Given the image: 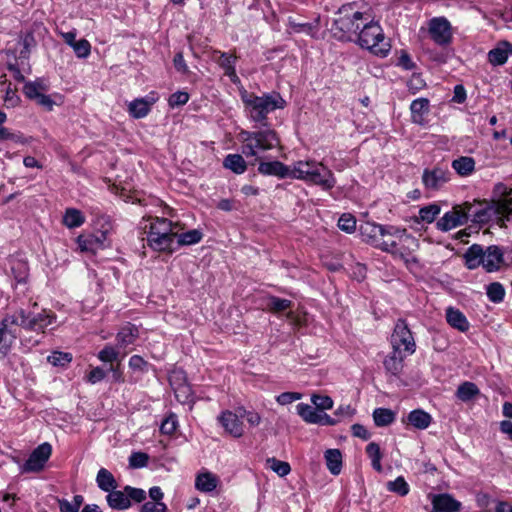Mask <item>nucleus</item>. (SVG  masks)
<instances>
[{"instance_id":"obj_40","label":"nucleus","mask_w":512,"mask_h":512,"mask_svg":"<svg viewBox=\"0 0 512 512\" xmlns=\"http://www.w3.org/2000/svg\"><path fill=\"white\" fill-rule=\"evenodd\" d=\"M366 453L371 460L373 469L377 472H382L383 468L381 460L383 454L381 452L380 446L375 442H371L366 446Z\"/></svg>"},{"instance_id":"obj_37","label":"nucleus","mask_w":512,"mask_h":512,"mask_svg":"<svg viewBox=\"0 0 512 512\" xmlns=\"http://www.w3.org/2000/svg\"><path fill=\"white\" fill-rule=\"evenodd\" d=\"M85 222V216L83 213L75 208L66 209L63 216V223L66 227L72 229L83 225Z\"/></svg>"},{"instance_id":"obj_10","label":"nucleus","mask_w":512,"mask_h":512,"mask_svg":"<svg viewBox=\"0 0 512 512\" xmlns=\"http://www.w3.org/2000/svg\"><path fill=\"white\" fill-rule=\"evenodd\" d=\"M11 316L16 318L17 327L37 333H44L45 329L56 320L55 313L46 309L40 312L19 309Z\"/></svg>"},{"instance_id":"obj_61","label":"nucleus","mask_w":512,"mask_h":512,"mask_svg":"<svg viewBox=\"0 0 512 512\" xmlns=\"http://www.w3.org/2000/svg\"><path fill=\"white\" fill-rule=\"evenodd\" d=\"M128 365L129 368H131L134 371L146 372L149 363L145 361L141 356L133 355L130 357Z\"/></svg>"},{"instance_id":"obj_9","label":"nucleus","mask_w":512,"mask_h":512,"mask_svg":"<svg viewBox=\"0 0 512 512\" xmlns=\"http://www.w3.org/2000/svg\"><path fill=\"white\" fill-rule=\"evenodd\" d=\"M351 6H343L339 10L340 16L334 20L332 31L335 37L342 41H353L361 29L363 13L355 11L352 14L346 13Z\"/></svg>"},{"instance_id":"obj_24","label":"nucleus","mask_w":512,"mask_h":512,"mask_svg":"<svg viewBox=\"0 0 512 512\" xmlns=\"http://www.w3.org/2000/svg\"><path fill=\"white\" fill-rule=\"evenodd\" d=\"M139 337V330L137 326L127 323L124 325L116 335L117 348L125 350L128 346L134 344Z\"/></svg>"},{"instance_id":"obj_62","label":"nucleus","mask_w":512,"mask_h":512,"mask_svg":"<svg viewBox=\"0 0 512 512\" xmlns=\"http://www.w3.org/2000/svg\"><path fill=\"white\" fill-rule=\"evenodd\" d=\"M175 396L181 403H189L191 399V389L188 385L182 384L174 389Z\"/></svg>"},{"instance_id":"obj_47","label":"nucleus","mask_w":512,"mask_h":512,"mask_svg":"<svg viewBox=\"0 0 512 512\" xmlns=\"http://www.w3.org/2000/svg\"><path fill=\"white\" fill-rule=\"evenodd\" d=\"M488 299L493 303H500L505 297V289L499 282H493L487 286Z\"/></svg>"},{"instance_id":"obj_23","label":"nucleus","mask_w":512,"mask_h":512,"mask_svg":"<svg viewBox=\"0 0 512 512\" xmlns=\"http://www.w3.org/2000/svg\"><path fill=\"white\" fill-rule=\"evenodd\" d=\"M512 54V44L502 41L488 52V61L493 66H500L506 63L509 55Z\"/></svg>"},{"instance_id":"obj_12","label":"nucleus","mask_w":512,"mask_h":512,"mask_svg":"<svg viewBox=\"0 0 512 512\" xmlns=\"http://www.w3.org/2000/svg\"><path fill=\"white\" fill-rule=\"evenodd\" d=\"M427 31L430 39L438 46L446 47L452 43V26L444 16L431 18L427 23Z\"/></svg>"},{"instance_id":"obj_4","label":"nucleus","mask_w":512,"mask_h":512,"mask_svg":"<svg viewBox=\"0 0 512 512\" xmlns=\"http://www.w3.org/2000/svg\"><path fill=\"white\" fill-rule=\"evenodd\" d=\"M292 178L317 185L325 191L336 185L333 172L322 162L314 159L295 162L292 166Z\"/></svg>"},{"instance_id":"obj_54","label":"nucleus","mask_w":512,"mask_h":512,"mask_svg":"<svg viewBox=\"0 0 512 512\" xmlns=\"http://www.w3.org/2000/svg\"><path fill=\"white\" fill-rule=\"evenodd\" d=\"M149 456L144 452H133L129 457V466L132 468H143L147 466Z\"/></svg>"},{"instance_id":"obj_31","label":"nucleus","mask_w":512,"mask_h":512,"mask_svg":"<svg viewBox=\"0 0 512 512\" xmlns=\"http://www.w3.org/2000/svg\"><path fill=\"white\" fill-rule=\"evenodd\" d=\"M223 167L240 175L246 171L247 163L240 154H228L223 160Z\"/></svg>"},{"instance_id":"obj_21","label":"nucleus","mask_w":512,"mask_h":512,"mask_svg":"<svg viewBox=\"0 0 512 512\" xmlns=\"http://www.w3.org/2000/svg\"><path fill=\"white\" fill-rule=\"evenodd\" d=\"M258 172L264 176H276L280 179L292 178V168L278 160L261 161L258 165Z\"/></svg>"},{"instance_id":"obj_42","label":"nucleus","mask_w":512,"mask_h":512,"mask_svg":"<svg viewBox=\"0 0 512 512\" xmlns=\"http://www.w3.org/2000/svg\"><path fill=\"white\" fill-rule=\"evenodd\" d=\"M298 415L308 424H316L320 420L318 419L319 412L316 411L312 406L306 403H299L296 406Z\"/></svg>"},{"instance_id":"obj_35","label":"nucleus","mask_w":512,"mask_h":512,"mask_svg":"<svg viewBox=\"0 0 512 512\" xmlns=\"http://www.w3.org/2000/svg\"><path fill=\"white\" fill-rule=\"evenodd\" d=\"M452 168L460 175V176H469L475 170V160L472 157L461 156L452 161Z\"/></svg>"},{"instance_id":"obj_46","label":"nucleus","mask_w":512,"mask_h":512,"mask_svg":"<svg viewBox=\"0 0 512 512\" xmlns=\"http://www.w3.org/2000/svg\"><path fill=\"white\" fill-rule=\"evenodd\" d=\"M120 349L112 345H105L102 350L99 351L97 357L101 362L113 363L119 360Z\"/></svg>"},{"instance_id":"obj_26","label":"nucleus","mask_w":512,"mask_h":512,"mask_svg":"<svg viewBox=\"0 0 512 512\" xmlns=\"http://www.w3.org/2000/svg\"><path fill=\"white\" fill-rule=\"evenodd\" d=\"M219 484V477L209 471L200 472L195 478V488L204 493L214 491Z\"/></svg>"},{"instance_id":"obj_1","label":"nucleus","mask_w":512,"mask_h":512,"mask_svg":"<svg viewBox=\"0 0 512 512\" xmlns=\"http://www.w3.org/2000/svg\"><path fill=\"white\" fill-rule=\"evenodd\" d=\"M466 218V223L487 224L497 221L500 226L512 219V188L503 183H497L492 191V198L488 201L465 202L460 205Z\"/></svg>"},{"instance_id":"obj_18","label":"nucleus","mask_w":512,"mask_h":512,"mask_svg":"<svg viewBox=\"0 0 512 512\" xmlns=\"http://www.w3.org/2000/svg\"><path fill=\"white\" fill-rule=\"evenodd\" d=\"M240 418L238 410L236 412L225 410L218 416V422L228 434L234 438H240L244 434V425Z\"/></svg>"},{"instance_id":"obj_14","label":"nucleus","mask_w":512,"mask_h":512,"mask_svg":"<svg viewBox=\"0 0 512 512\" xmlns=\"http://www.w3.org/2000/svg\"><path fill=\"white\" fill-rule=\"evenodd\" d=\"M17 320L11 315H6L0 321V359H4L10 353L18 336Z\"/></svg>"},{"instance_id":"obj_13","label":"nucleus","mask_w":512,"mask_h":512,"mask_svg":"<svg viewBox=\"0 0 512 512\" xmlns=\"http://www.w3.org/2000/svg\"><path fill=\"white\" fill-rule=\"evenodd\" d=\"M391 344L393 350L403 352L408 356L415 352L416 344L405 320L398 319L396 322L391 336Z\"/></svg>"},{"instance_id":"obj_44","label":"nucleus","mask_w":512,"mask_h":512,"mask_svg":"<svg viewBox=\"0 0 512 512\" xmlns=\"http://www.w3.org/2000/svg\"><path fill=\"white\" fill-rule=\"evenodd\" d=\"M203 234L197 229L189 230L187 232L177 234L178 246L193 245L201 241Z\"/></svg>"},{"instance_id":"obj_55","label":"nucleus","mask_w":512,"mask_h":512,"mask_svg":"<svg viewBox=\"0 0 512 512\" xmlns=\"http://www.w3.org/2000/svg\"><path fill=\"white\" fill-rule=\"evenodd\" d=\"M72 49L78 58H87L91 52V45L86 39H80Z\"/></svg>"},{"instance_id":"obj_38","label":"nucleus","mask_w":512,"mask_h":512,"mask_svg":"<svg viewBox=\"0 0 512 512\" xmlns=\"http://www.w3.org/2000/svg\"><path fill=\"white\" fill-rule=\"evenodd\" d=\"M479 393L480 391L475 383L466 381L458 386L456 397L463 402H468Z\"/></svg>"},{"instance_id":"obj_15","label":"nucleus","mask_w":512,"mask_h":512,"mask_svg":"<svg viewBox=\"0 0 512 512\" xmlns=\"http://www.w3.org/2000/svg\"><path fill=\"white\" fill-rule=\"evenodd\" d=\"M52 454V446L48 442L40 444L29 455L28 459L21 466L22 472H39L41 471L46 462Z\"/></svg>"},{"instance_id":"obj_17","label":"nucleus","mask_w":512,"mask_h":512,"mask_svg":"<svg viewBox=\"0 0 512 512\" xmlns=\"http://www.w3.org/2000/svg\"><path fill=\"white\" fill-rule=\"evenodd\" d=\"M159 100V95L155 91L149 92L146 96L136 98L128 104V113L132 118L141 119L146 117L152 106Z\"/></svg>"},{"instance_id":"obj_64","label":"nucleus","mask_w":512,"mask_h":512,"mask_svg":"<svg viewBox=\"0 0 512 512\" xmlns=\"http://www.w3.org/2000/svg\"><path fill=\"white\" fill-rule=\"evenodd\" d=\"M302 398V394L299 392H283L276 396V401L280 405H288L294 401Z\"/></svg>"},{"instance_id":"obj_3","label":"nucleus","mask_w":512,"mask_h":512,"mask_svg":"<svg viewBox=\"0 0 512 512\" xmlns=\"http://www.w3.org/2000/svg\"><path fill=\"white\" fill-rule=\"evenodd\" d=\"M242 101L248 118L262 126L267 123V115L277 109H284L286 101L278 92L265 93L261 96L245 92Z\"/></svg>"},{"instance_id":"obj_39","label":"nucleus","mask_w":512,"mask_h":512,"mask_svg":"<svg viewBox=\"0 0 512 512\" xmlns=\"http://www.w3.org/2000/svg\"><path fill=\"white\" fill-rule=\"evenodd\" d=\"M266 308L273 313H280L290 309L293 305L291 300L279 298L276 296H268L266 298Z\"/></svg>"},{"instance_id":"obj_63","label":"nucleus","mask_w":512,"mask_h":512,"mask_svg":"<svg viewBox=\"0 0 512 512\" xmlns=\"http://www.w3.org/2000/svg\"><path fill=\"white\" fill-rule=\"evenodd\" d=\"M426 86L425 81L419 74H413L407 82V87L413 94L417 93Z\"/></svg>"},{"instance_id":"obj_59","label":"nucleus","mask_w":512,"mask_h":512,"mask_svg":"<svg viewBox=\"0 0 512 512\" xmlns=\"http://www.w3.org/2000/svg\"><path fill=\"white\" fill-rule=\"evenodd\" d=\"M238 413L241 418H245L251 426H258L261 422V416L255 411L246 410L243 407L238 408Z\"/></svg>"},{"instance_id":"obj_7","label":"nucleus","mask_w":512,"mask_h":512,"mask_svg":"<svg viewBox=\"0 0 512 512\" xmlns=\"http://www.w3.org/2000/svg\"><path fill=\"white\" fill-rule=\"evenodd\" d=\"M173 223L166 218L156 217L149 226L147 245L157 252H172L177 232Z\"/></svg>"},{"instance_id":"obj_2","label":"nucleus","mask_w":512,"mask_h":512,"mask_svg":"<svg viewBox=\"0 0 512 512\" xmlns=\"http://www.w3.org/2000/svg\"><path fill=\"white\" fill-rule=\"evenodd\" d=\"M239 137L242 142V154L247 158L254 157L255 161L260 158L261 153L272 150L280 144L277 132L269 124H264L253 131L242 130Z\"/></svg>"},{"instance_id":"obj_6","label":"nucleus","mask_w":512,"mask_h":512,"mask_svg":"<svg viewBox=\"0 0 512 512\" xmlns=\"http://www.w3.org/2000/svg\"><path fill=\"white\" fill-rule=\"evenodd\" d=\"M359 230L366 243L382 251L388 250L387 247L391 246V244H387L390 237L401 239L406 236L407 239L414 241V238L406 235V229H401L393 225H381L374 222H365L360 226Z\"/></svg>"},{"instance_id":"obj_5","label":"nucleus","mask_w":512,"mask_h":512,"mask_svg":"<svg viewBox=\"0 0 512 512\" xmlns=\"http://www.w3.org/2000/svg\"><path fill=\"white\" fill-rule=\"evenodd\" d=\"M463 257L468 269L474 270L482 266L489 273L498 271L504 263V251L497 245L484 247L473 244L466 250Z\"/></svg>"},{"instance_id":"obj_57","label":"nucleus","mask_w":512,"mask_h":512,"mask_svg":"<svg viewBox=\"0 0 512 512\" xmlns=\"http://www.w3.org/2000/svg\"><path fill=\"white\" fill-rule=\"evenodd\" d=\"M189 94L185 91H177L173 93L169 99L168 104L171 108L185 105L189 101Z\"/></svg>"},{"instance_id":"obj_41","label":"nucleus","mask_w":512,"mask_h":512,"mask_svg":"<svg viewBox=\"0 0 512 512\" xmlns=\"http://www.w3.org/2000/svg\"><path fill=\"white\" fill-rule=\"evenodd\" d=\"M373 419L376 426L385 427L395 420V414L387 408H376L373 411Z\"/></svg>"},{"instance_id":"obj_27","label":"nucleus","mask_w":512,"mask_h":512,"mask_svg":"<svg viewBox=\"0 0 512 512\" xmlns=\"http://www.w3.org/2000/svg\"><path fill=\"white\" fill-rule=\"evenodd\" d=\"M412 122L423 125L425 116L429 112V100L427 98H417L410 105Z\"/></svg>"},{"instance_id":"obj_33","label":"nucleus","mask_w":512,"mask_h":512,"mask_svg":"<svg viewBox=\"0 0 512 512\" xmlns=\"http://www.w3.org/2000/svg\"><path fill=\"white\" fill-rule=\"evenodd\" d=\"M324 458L331 474L338 475L342 468V454L340 450L328 449L325 451Z\"/></svg>"},{"instance_id":"obj_51","label":"nucleus","mask_w":512,"mask_h":512,"mask_svg":"<svg viewBox=\"0 0 512 512\" xmlns=\"http://www.w3.org/2000/svg\"><path fill=\"white\" fill-rule=\"evenodd\" d=\"M178 427V419L174 413H170L161 423L160 431L166 435H172Z\"/></svg>"},{"instance_id":"obj_60","label":"nucleus","mask_w":512,"mask_h":512,"mask_svg":"<svg viewBox=\"0 0 512 512\" xmlns=\"http://www.w3.org/2000/svg\"><path fill=\"white\" fill-rule=\"evenodd\" d=\"M288 24L290 29L296 33L304 32L306 34H312L315 27L311 23H298L291 17L288 20Z\"/></svg>"},{"instance_id":"obj_34","label":"nucleus","mask_w":512,"mask_h":512,"mask_svg":"<svg viewBox=\"0 0 512 512\" xmlns=\"http://www.w3.org/2000/svg\"><path fill=\"white\" fill-rule=\"evenodd\" d=\"M11 271L16 282V288L18 287V285L26 284L29 274V267L26 261L21 259L13 260L11 262Z\"/></svg>"},{"instance_id":"obj_16","label":"nucleus","mask_w":512,"mask_h":512,"mask_svg":"<svg viewBox=\"0 0 512 512\" xmlns=\"http://www.w3.org/2000/svg\"><path fill=\"white\" fill-rule=\"evenodd\" d=\"M450 171L446 167L435 166L425 169L422 174V183L427 190H439L450 180Z\"/></svg>"},{"instance_id":"obj_28","label":"nucleus","mask_w":512,"mask_h":512,"mask_svg":"<svg viewBox=\"0 0 512 512\" xmlns=\"http://www.w3.org/2000/svg\"><path fill=\"white\" fill-rule=\"evenodd\" d=\"M446 320L451 327L460 332L468 331L470 326L466 316L459 309L453 307L446 309Z\"/></svg>"},{"instance_id":"obj_48","label":"nucleus","mask_w":512,"mask_h":512,"mask_svg":"<svg viewBox=\"0 0 512 512\" xmlns=\"http://www.w3.org/2000/svg\"><path fill=\"white\" fill-rule=\"evenodd\" d=\"M7 120V115L3 111L0 110V141H13L20 142L22 135L11 132L9 129L3 126V124Z\"/></svg>"},{"instance_id":"obj_20","label":"nucleus","mask_w":512,"mask_h":512,"mask_svg":"<svg viewBox=\"0 0 512 512\" xmlns=\"http://www.w3.org/2000/svg\"><path fill=\"white\" fill-rule=\"evenodd\" d=\"M466 224V218L460 205L453 207L451 211L446 212L436 223L438 230L442 232L450 231L458 226Z\"/></svg>"},{"instance_id":"obj_11","label":"nucleus","mask_w":512,"mask_h":512,"mask_svg":"<svg viewBox=\"0 0 512 512\" xmlns=\"http://www.w3.org/2000/svg\"><path fill=\"white\" fill-rule=\"evenodd\" d=\"M146 500V492L141 488L125 486L123 490H111L106 495V501L113 510H127L132 502L142 503Z\"/></svg>"},{"instance_id":"obj_49","label":"nucleus","mask_w":512,"mask_h":512,"mask_svg":"<svg viewBox=\"0 0 512 512\" xmlns=\"http://www.w3.org/2000/svg\"><path fill=\"white\" fill-rule=\"evenodd\" d=\"M267 463L269 464L270 469L280 477L288 475L291 471V467L288 462L281 461L276 458H268Z\"/></svg>"},{"instance_id":"obj_8","label":"nucleus","mask_w":512,"mask_h":512,"mask_svg":"<svg viewBox=\"0 0 512 512\" xmlns=\"http://www.w3.org/2000/svg\"><path fill=\"white\" fill-rule=\"evenodd\" d=\"M356 40L358 44L370 50L373 54L386 57L390 51V44L385 40L383 30L378 22L370 21L361 27Z\"/></svg>"},{"instance_id":"obj_58","label":"nucleus","mask_w":512,"mask_h":512,"mask_svg":"<svg viewBox=\"0 0 512 512\" xmlns=\"http://www.w3.org/2000/svg\"><path fill=\"white\" fill-rule=\"evenodd\" d=\"M139 512H168V508L164 502L147 501L140 506Z\"/></svg>"},{"instance_id":"obj_25","label":"nucleus","mask_w":512,"mask_h":512,"mask_svg":"<svg viewBox=\"0 0 512 512\" xmlns=\"http://www.w3.org/2000/svg\"><path fill=\"white\" fill-rule=\"evenodd\" d=\"M408 355L393 350L383 361L386 373L399 377L403 370V361Z\"/></svg>"},{"instance_id":"obj_29","label":"nucleus","mask_w":512,"mask_h":512,"mask_svg":"<svg viewBox=\"0 0 512 512\" xmlns=\"http://www.w3.org/2000/svg\"><path fill=\"white\" fill-rule=\"evenodd\" d=\"M387 244H391V246L387 247L388 250L383 251L390 253L395 259L399 258L403 260L406 265L417 262L416 258L411 255L409 248L405 247L404 245H400V243L396 240L390 239Z\"/></svg>"},{"instance_id":"obj_19","label":"nucleus","mask_w":512,"mask_h":512,"mask_svg":"<svg viewBox=\"0 0 512 512\" xmlns=\"http://www.w3.org/2000/svg\"><path fill=\"white\" fill-rule=\"evenodd\" d=\"M107 241V231H98L95 234H81L77 237L76 242L81 252L95 253L99 249L105 247Z\"/></svg>"},{"instance_id":"obj_50","label":"nucleus","mask_w":512,"mask_h":512,"mask_svg":"<svg viewBox=\"0 0 512 512\" xmlns=\"http://www.w3.org/2000/svg\"><path fill=\"white\" fill-rule=\"evenodd\" d=\"M47 361L53 366H65L72 361V355L66 352L55 351L47 357Z\"/></svg>"},{"instance_id":"obj_32","label":"nucleus","mask_w":512,"mask_h":512,"mask_svg":"<svg viewBox=\"0 0 512 512\" xmlns=\"http://www.w3.org/2000/svg\"><path fill=\"white\" fill-rule=\"evenodd\" d=\"M48 90V85L46 84L45 80L42 78H38L35 81H28L25 83L23 87V93L24 95L31 99L36 100L41 93Z\"/></svg>"},{"instance_id":"obj_43","label":"nucleus","mask_w":512,"mask_h":512,"mask_svg":"<svg viewBox=\"0 0 512 512\" xmlns=\"http://www.w3.org/2000/svg\"><path fill=\"white\" fill-rule=\"evenodd\" d=\"M386 489L389 492L395 493L401 497L408 495L410 492V486L403 476H399L393 481H388L386 483Z\"/></svg>"},{"instance_id":"obj_53","label":"nucleus","mask_w":512,"mask_h":512,"mask_svg":"<svg viewBox=\"0 0 512 512\" xmlns=\"http://www.w3.org/2000/svg\"><path fill=\"white\" fill-rule=\"evenodd\" d=\"M311 402L319 410H330L333 408V400L327 395L313 394L311 396Z\"/></svg>"},{"instance_id":"obj_56","label":"nucleus","mask_w":512,"mask_h":512,"mask_svg":"<svg viewBox=\"0 0 512 512\" xmlns=\"http://www.w3.org/2000/svg\"><path fill=\"white\" fill-rule=\"evenodd\" d=\"M20 103V97L17 95L16 90L11 88V83H8L5 96L4 104L7 108H14Z\"/></svg>"},{"instance_id":"obj_45","label":"nucleus","mask_w":512,"mask_h":512,"mask_svg":"<svg viewBox=\"0 0 512 512\" xmlns=\"http://www.w3.org/2000/svg\"><path fill=\"white\" fill-rule=\"evenodd\" d=\"M441 208L438 204L433 203L422 207L419 210V220L426 223H432L440 214Z\"/></svg>"},{"instance_id":"obj_36","label":"nucleus","mask_w":512,"mask_h":512,"mask_svg":"<svg viewBox=\"0 0 512 512\" xmlns=\"http://www.w3.org/2000/svg\"><path fill=\"white\" fill-rule=\"evenodd\" d=\"M98 487L104 492H110L117 488V482L113 474L105 468H101L96 476Z\"/></svg>"},{"instance_id":"obj_22","label":"nucleus","mask_w":512,"mask_h":512,"mask_svg":"<svg viewBox=\"0 0 512 512\" xmlns=\"http://www.w3.org/2000/svg\"><path fill=\"white\" fill-rule=\"evenodd\" d=\"M432 505V512H459L461 509V503L447 493L435 495Z\"/></svg>"},{"instance_id":"obj_52","label":"nucleus","mask_w":512,"mask_h":512,"mask_svg":"<svg viewBox=\"0 0 512 512\" xmlns=\"http://www.w3.org/2000/svg\"><path fill=\"white\" fill-rule=\"evenodd\" d=\"M338 227L346 233H352L356 229V219L351 214H343L338 220Z\"/></svg>"},{"instance_id":"obj_30","label":"nucleus","mask_w":512,"mask_h":512,"mask_svg":"<svg viewBox=\"0 0 512 512\" xmlns=\"http://www.w3.org/2000/svg\"><path fill=\"white\" fill-rule=\"evenodd\" d=\"M407 421L413 427L424 430L429 427L432 417L429 413L421 409L411 411L407 416Z\"/></svg>"}]
</instances>
